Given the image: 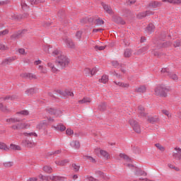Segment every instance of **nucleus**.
Here are the masks:
<instances>
[{"label": "nucleus", "mask_w": 181, "mask_h": 181, "mask_svg": "<svg viewBox=\"0 0 181 181\" xmlns=\"http://www.w3.org/2000/svg\"><path fill=\"white\" fill-rule=\"evenodd\" d=\"M156 95H160V97H166L168 95V89L162 86H158L155 89Z\"/></svg>", "instance_id": "7ed1b4c3"}, {"label": "nucleus", "mask_w": 181, "mask_h": 181, "mask_svg": "<svg viewBox=\"0 0 181 181\" xmlns=\"http://www.w3.org/2000/svg\"><path fill=\"white\" fill-rule=\"evenodd\" d=\"M156 148H158L159 149V151H160L161 152H163L165 151V147H163L162 145H160V144H156Z\"/></svg>", "instance_id": "8fccbe9b"}, {"label": "nucleus", "mask_w": 181, "mask_h": 181, "mask_svg": "<svg viewBox=\"0 0 181 181\" xmlns=\"http://www.w3.org/2000/svg\"><path fill=\"white\" fill-rule=\"evenodd\" d=\"M66 135H73L74 134V132L71 130V129H68L66 131Z\"/></svg>", "instance_id": "052dcab7"}, {"label": "nucleus", "mask_w": 181, "mask_h": 181, "mask_svg": "<svg viewBox=\"0 0 181 181\" xmlns=\"http://www.w3.org/2000/svg\"><path fill=\"white\" fill-rule=\"evenodd\" d=\"M78 104H90L91 103V98L88 97H85L81 100L78 101Z\"/></svg>", "instance_id": "f3484780"}, {"label": "nucleus", "mask_w": 181, "mask_h": 181, "mask_svg": "<svg viewBox=\"0 0 181 181\" xmlns=\"http://www.w3.org/2000/svg\"><path fill=\"white\" fill-rule=\"evenodd\" d=\"M0 150L9 152V146H6L5 143L0 142Z\"/></svg>", "instance_id": "5701e85b"}, {"label": "nucleus", "mask_w": 181, "mask_h": 181, "mask_svg": "<svg viewBox=\"0 0 181 181\" xmlns=\"http://www.w3.org/2000/svg\"><path fill=\"white\" fill-rule=\"evenodd\" d=\"M114 83L116 84V86H118L119 87H122V88H124V90L129 88V83L117 82V81H114Z\"/></svg>", "instance_id": "ddd939ff"}, {"label": "nucleus", "mask_w": 181, "mask_h": 181, "mask_svg": "<svg viewBox=\"0 0 181 181\" xmlns=\"http://www.w3.org/2000/svg\"><path fill=\"white\" fill-rule=\"evenodd\" d=\"M71 146L73 148H75V149H79L80 148V142L76 141H72L71 143Z\"/></svg>", "instance_id": "c756f323"}, {"label": "nucleus", "mask_w": 181, "mask_h": 181, "mask_svg": "<svg viewBox=\"0 0 181 181\" xmlns=\"http://www.w3.org/2000/svg\"><path fill=\"white\" fill-rule=\"evenodd\" d=\"M44 50L46 53H50L52 56H57L60 54V51L59 49H53L50 47H44Z\"/></svg>", "instance_id": "39448f33"}, {"label": "nucleus", "mask_w": 181, "mask_h": 181, "mask_svg": "<svg viewBox=\"0 0 181 181\" xmlns=\"http://www.w3.org/2000/svg\"><path fill=\"white\" fill-rule=\"evenodd\" d=\"M8 148H9V151H21L22 149L21 146L13 144H11L8 147Z\"/></svg>", "instance_id": "6ab92c4d"}, {"label": "nucleus", "mask_w": 181, "mask_h": 181, "mask_svg": "<svg viewBox=\"0 0 181 181\" xmlns=\"http://www.w3.org/2000/svg\"><path fill=\"white\" fill-rule=\"evenodd\" d=\"M153 30H155V25H153V24H149L146 28V31L148 33H152Z\"/></svg>", "instance_id": "c85d7f7f"}, {"label": "nucleus", "mask_w": 181, "mask_h": 181, "mask_svg": "<svg viewBox=\"0 0 181 181\" xmlns=\"http://www.w3.org/2000/svg\"><path fill=\"white\" fill-rule=\"evenodd\" d=\"M30 124H32V122H28L25 123H21V129H23V128H30Z\"/></svg>", "instance_id": "e433bc0d"}, {"label": "nucleus", "mask_w": 181, "mask_h": 181, "mask_svg": "<svg viewBox=\"0 0 181 181\" xmlns=\"http://www.w3.org/2000/svg\"><path fill=\"white\" fill-rule=\"evenodd\" d=\"M148 15H151V11H145V12L141 13L138 15V18L141 19L142 18H145V16H148Z\"/></svg>", "instance_id": "473e14b6"}, {"label": "nucleus", "mask_w": 181, "mask_h": 181, "mask_svg": "<svg viewBox=\"0 0 181 181\" xmlns=\"http://www.w3.org/2000/svg\"><path fill=\"white\" fill-rule=\"evenodd\" d=\"M35 93V89L33 88H29L25 90L26 95H32Z\"/></svg>", "instance_id": "79ce46f5"}, {"label": "nucleus", "mask_w": 181, "mask_h": 181, "mask_svg": "<svg viewBox=\"0 0 181 181\" xmlns=\"http://www.w3.org/2000/svg\"><path fill=\"white\" fill-rule=\"evenodd\" d=\"M38 179H40L39 181L47 180V177H45L43 175L40 174L38 175Z\"/></svg>", "instance_id": "5fc2aeb1"}, {"label": "nucleus", "mask_w": 181, "mask_h": 181, "mask_svg": "<svg viewBox=\"0 0 181 181\" xmlns=\"http://www.w3.org/2000/svg\"><path fill=\"white\" fill-rule=\"evenodd\" d=\"M97 71H98V67L93 68L92 69H90V75L94 76V74H95V73H97Z\"/></svg>", "instance_id": "de8ad7c7"}, {"label": "nucleus", "mask_w": 181, "mask_h": 181, "mask_svg": "<svg viewBox=\"0 0 181 181\" xmlns=\"http://www.w3.org/2000/svg\"><path fill=\"white\" fill-rule=\"evenodd\" d=\"M64 42L68 47L73 49L74 47V42L70 38H66Z\"/></svg>", "instance_id": "a211bd4d"}, {"label": "nucleus", "mask_w": 181, "mask_h": 181, "mask_svg": "<svg viewBox=\"0 0 181 181\" xmlns=\"http://www.w3.org/2000/svg\"><path fill=\"white\" fill-rule=\"evenodd\" d=\"M119 158L121 159H124V160H127V162H131V158H129V157H128V156H127L124 153H120Z\"/></svg>", "instance_id": "c9c22d12"}, {"label": "nucleus", "mask_w": 181, "mask_h": 181, "mask_svg": "<svg viewBox=\"0 0 181 181\" xmlns=\"http://www.w3.org/2000/svg\"><path fill=\"white\" fill-rule=\"evenodd\" d=\"M12 129H22V127L21 125V123L16 124V125H13L12 126Z\"/></svg>", "instance_id": "864d4df0"}, {"label": "nucleus", "mask_w": 181, "mask_h": 181, "mask_svg": "<svg viewBox=\"0 0 181 181\" xmlns=\"http://www.w3.org/2000/svg\"><path fill=\"white\" fill-rule=\"evenodd\" d=\"M168 168H170V169H175V170H179V168L175 167V165L170 163L168 164Z\"/></svg>", "instance_id": "69168bd1"}, {"label": "nucleus", "mask_w": 181, "mask_h": 181, "mask_svg": "<svg viewBox=\"0 0 181 181\" xmlns=\"http://www.w3.org/2000/svg\"><path fill=\"white\" fill-rule=\"evenodd\" d=\"M38 70H40V72L43 73L44 74L47 73V69H46V66H43L42 65L38 66Z\"/></svg>", "instance_id": "4c0bfd02"}, {"label": "nucleus", "mask_w": 181, "mask_h": 181, "mask_svg": "<svg viewBox=\"0 0 181 181\" xmlns=\"http://www.w3.org/2000/svg\"><path fill=\"white\" fill-rule=\"evenodd\" d=\"M147 119H148V122H151V124H153V122H158V121H159V118L156 116L155 117L149 116L147 118Z\"/></svg>", "instance_id": "b1692460"}, {"label": "nucleus", "mask_w": 181, "mask_h": 181, "mask_svg": "<svg viewBox=\"0 0 181 181\" xmlns=\"http://www.w3.org/2000/svg\"><path fill=\"white\" fill-rule=\"evenodd\" d=\"M29 115V112H28V110H23L17 113L16 117L7 119L6 121L8 124H13V122H19V121H21V118H19V117H22V115Z\"/></svg>", "instance_id": "f03ea898"}, {"label": "nucleus", "mask_w": 181, "mask_h": 181, "mask_svg": "<svg viewBox=\"0 0 181 181\" xmlns=\"http://www.w3.org/2000/svg\"><path fill=\"white\" fill-rule=\"evenodd\" d=\"M47 112L48 114H50V115H54L57 117H60L63 115V112H62V110L52 107L47 109Z\"/></svg>", "instance_id": "20e7f679"}, {"label": "nucleus", "mask_w": 181, "mask_h": 181, "mask_svg": "<svg viewBox=\"0 0 181 181\" xmlns=\"http://www.w3.org/2000/svg\"><path fill=\"white\" fill-rule=\"evenodd\" d=\"M24 135L25 136H32L34 135V136H37V134L36 133H33V132H31V133H24Z\"/></svg>", "instance_id": "4d7b16f0"}, {"label": "nucleus", "mask_w": 181, "mask_h": 181, "mask_svg": "<svg viewBox=\"0 0 181 181\" xmlns=\"http://www.w3.org/2000/svg\"><path fill=\"white\" fill-rule=\"evenodd\" d=\"M21 8L22 9H28V4H26V1H21Z\"/></svg>", "instance_id": "09e8293b"}, {"label": "nucleus", "mask_w": 181, "mask_h": 181, "mask_svg": "<svg viewBox=\"0 0 181 181\" xmlns=\"http://www.w3.org/2000/svg\"><path fill=\"white\" fill-rule=\"evenodd\" d=\"M83 159L85 160H89L90 162H93V163L95 162V158H94L90 156H84Z\"/></svg>", "instance_id": "58836bf2"}, {"label": "nucleus", "mask_w": 181, "mask_h": 181, "mask_svg": "<svg viewBox=\"0 0 181 181\" xmlns=\"http://www.w3.org/2000/svg\"><path fill=\"white\" fill-rule=\"evenodd\" d=\"M148 50V47H144L143 48L139 49L137 52H136L135 54H142V53H145Z\"/></svg>", "instance_id": "f704fd0d"}, {"label": "nucleus", "mask_w": 181, "mask_h": 181, "mask_svg": "<svg viewBox=\"0 0 181 181\" xmlns=\"http://www.w3.org/2000/svg\"><path fill=\"white\" fill-rule=\"evenodd\" d=\"M139 112L141 115V117H145L146 115V114L145 113V109L142 106H140L139 107Z\"/></svg>", "instance_id": "ea45409f"}, {"label": "nucleus", "mask_w": 181, "mask_h": 181, "mask_svg": "<svg viewBox=\"0 0 181 181\" xmlns=\"http://www.w3.org/2000/svg\"><path fill=\"white\" fill-rule=\"evenodd\" d=\"M21 77L26 78V77H33V74H22Z\"/></svg>", "instance_id": "680f3d73"}, {"label": "nucleus", "mask_w": 181, "mask_h": 181, "mask_svg": "<svg viewBox=\"0 0 181 181\" xmlns=\"http://www.w3.org/2000/svg\"><path fill=\"white\" fill-rule=\"evenodd\" d=\"M51 128L54 131H60L61 132L66 131V126L63 124H53Z\"/></svg>", "instance_id": "9d476101"}, {"label": "nucleus", "mask_w": 181, "mask_h": 181, "mask_svg": "<svg viewBox=\"0 0 181 181\" xmlns=\"http://www.w3.org/2000/svg\"><path fill=\"white\" fill-rule=\"evenodd\" d=\"M0 50H8V46L2 42H0Z\"/></svg>", "instance_id": "49530a36"}, {"label": "nucleus", "mask_w": 181, "mask_h": 181, "mask_svg": "<svg viewBox=\"0 0 181 181\" xmlns=\"http://www.w3.org/2000/svg\"><path fill=\"white\" fill-rule=\"evenodd\" d=\"M57 93L60 95H62V97H66V95H68L69 97H74V93H73V92L69 90H58Z\"/></svg>", "instance_id": "1a4fd4ad"}, {"label": "nucleus", "mask_w": 181, "mask_h": 181, "mask_svg": "<svg viewBox=\"0 0 181 181\" xmlns=\"http://www.w3.org/2000/svg\"><path fill=\"white\" fill-rule=\"evenodd\" d=\"M47 67H49V69H51L52 73H56V71H57V69L54 67V64H53V63L49 62L47 64Z\"/></svg>", "instance_id": "7c9ffc66"}, {"label": "nucleus", "mask_w": 181, "mask_h": 181, "mask_svg": "<svg viewBox=\"0 0 181 181\" xmlns=\"http://www.w3.org/2000/svg\"><path fill=\"white\" fill-rule=\"evenodd\" d=\"M8 33H9V31L8 30L0 31V35H1V36H5V35H8Z\"/></svg>", "instance_id": "e2e57ef3"}, {"label": "nucleus", "mask_w": 181, "mask_h": 181, "mask_svg": "<svg viewBox=\"0 0 181 181\" xmlns=\"http://www.w3.org/2000/svg\"><path fill=\"white\" fill-rule=\"evenodd\" d=\"M46 127H47V121L42 120L37 124L36 129L38 131H41V129H45Z\"/></svg>", "instance_id": "9b49d317"}, {"label": "nucleus", "mask_w": 181, "mask_h": 181, "mask_svg": "<svg viewBox=\"0 0 181 181\" xmlns=\"http://www.w3.org/2000/svg\"><path fill=\"white\" fill-rule=\"evenodd\" d=\"M4 168H12L13 166V162L12 161H6L3 163Z\"/></svg>", "instance_id": "2f4dec72"}, {"label": "nucleus", "mask_w": 181, "mask_h": 181, "mask_svg": "<svg viewBox=\"0 0 181 181\" xmlns=\"http://www.w3.org/2000/svg\"><path fill=\"white\" fill-rule=\"evenodd\" d=\"M124 57H131L132 56V52L130 49H126L124 53Z\"/></svg>", "instance_id": "a19ab883"}, {"label": "nucleus", "mask_w": 181, "mask_h": 181, "mask_svg": "<svg viewBox=\"0 0 181 181\" xmlns=\"http://www.w3.org/2000/svg\"><path fill=\"white\" fill-rule=\"evenodd\" d=\"M23 145L27 148H33L35 146V143L33 141L25 140L23 142Z\"/></svg>", "instance_id": "aec40b11"}, {"label": "nucleus", "mask_w": 181, "mask_h": 181, "mask_svg": "<svg viewBox=\"0 0 181 181\" xmlns=\"http://www.w3.org/2000/svg\"><path fill=\"white\" fill-rule=\"evenodd\" d=\"M106 107H107V105H105V103H101L99 105L98 108H99V110H100V111H104V110H105Z\"/></svg>", "instance_id": "3c124183"}, {"label": "nucleus", "mask_w": 181, "mask_h": 181, "mask_svg": "<svg viewBox=\"0 0 181 181\" xmlns=\"http://www.w3.org/2000/svg\"><path fill=\"white\" fill-rule=\"evenodd\" d=\"M6 4H9V0L0 1V6L6 5Z\"/></svg>", "instance_id": "0e129e2a"}, {"label": "nucleus", "mask_w": 181, "mask_h": 181, "mask_svg": "<svg viewBox=\"0 0 181 181\" xmlns=\"http://www.w3.org/2000/svg\"><path fill=\"white\" fill-rule=\"evenodd\" d=\"M146 91V87L141 86L135 88L136 93H145Z\"/></svg>", "instance_id": "393cba45"}, {"label": "nucleus", "mask_w": 181, "mask_h": 181, "mask_svg": "<svg viewBox=\"0 0 181 181\" xmlns=\"http://www.w3.org/2000/svg\"><path fill=\"white\" fill-rule=\"evenodd\" d=\"M129 124L136 134H141V126H139V124H138L136 121L132 119L129 121Z\"/></svg>", "instance_id": "423d86ee"}, {"label": "nucleus", "mask_w": 181, "mask_h": 181, "mask_svg": "<svg viewBox=\"0 0 181 181\" xmlns=\"http://www.w3.org/2000/svg\"><path fill=\"white\" fill-rule=\"evenodd\" d=\"M70 63V59L66 57L64 54H59L57 59V64L62 69L64 67H67Z\"/></svg>", "instance_id": "f257e3e1"}, {"label": "nucleus", "mask_w": 181, "mask_h": 181, "mask_svg": "<svg viewBox=\"0 0 181 181\" xmlns=\"http://www.w3.org/2000/svg\"><path fill=\"white\" fill-rule=\"evenodd\" d=\"M163 2H168V4H174L175 5H181V0H163Z\"/></svg>", "instance_id": "a878e982"}, {"label": "nucleus", "mask_w": 181, "mask_h": 181, "mask_svg": "<svg viewBox=\"0 0 181 181\" xmlns=\"http://www.w3.org/2000/svg\"><path fill=\"white\" fill-rule=\"evenodd\" d=\"M47 180L60 181V180H63V177L57 175H52L47 177Z\"/></svg>", "instance_id": "2eb2a0df"}, {"label": "nucleus", "mask_w": 181, "mask_h": 181, "mask_svg": "<svg viewBox=\"0 0 181 181\" xmlns=\"http://www.w3.org/2000/svg\"><path fill=\"white\" fill-rule=\"evenodd\" d=\"M162 6V3L159 1H152L149 4V8L152 9H156V8H160Z\"/></svg>", "instance_id": "4468645a"}, {"label": "nucleus", "mask_w": 181, "mask_h": 181, "mask_svg": "<svg viewBox=\"0 0 181 181\" xmlns=\"http://www.w3.org/2000/svg\"><path fill=\"white\" fill-rule=\"evenodd\" d=\"M43 170L44 172H46V173H52V172H53V169L52 168V167L48 165L44 166Z\"/></svg>", "instance_id": "72a5a7b5"}, {"label": "nucleus", "mask_w": 181, "mask_h": 181, "mask_svg": "<svg viewBox=\"0 0 181 181\" xmlns=\"http://www.w3.org/2000/svg\"><path fill=\"white\" fill-rule=\"evenodd\" d=\"M103 8L106 13H108L109 15H112V9L111 8V6L107 4H104Z\"/></svg>", "instance_id": "412c9836"}, {"label": "nucleus", "mask_w": 181, "mask_h": 181, "mask_svg": "<svg viewBox=\"0 0 181 181\" xmlns=\"http://www.w3.org/2000/svg\"><path fill=\"white\" fill-rule=\"evenodd\" d=\"M94 49L95 50H104V49H105V46H98V45H96L94 47Z\"/></svg>", "instance_id": "603ef678"}, {"label": "nucleus", "mask_w": 181, "mask_h": 181, "mask_svg": "<svg viewBox=\"0 0 181 181\" xmlns=\"http://www.w3.org/2000/svg\"><path fill=\"white\" fill-rule=\"evenodd\" d=\"M68 163L69 160H59L55 161L56 165L58 166H65V165H67Z\"/></svg>", "instance_id": "4be33fe9"}, {"label": "nucleus", "mask_w": 181, "mask_h": 181, "mask_svg": "<svg viewBox=\"0 0 181 181\" xmlns=\"http://www.w3.org/2000/svg\"><path fill=\"white\" fill-rule=\"evenodd\" d=\"M84 73L88 77H91V69H88V68L85 69Z\"/></svg>", "instance_id": "37998d69"}, {"label": "nucleus", "mask_w": 181, "mask_h": 181, "mask_svg": "<svg viewBox=\"0 0 181 181\" xmlns=\"http://www.w3.org/2000/svg\"><path fill=\"white\" fill-rule=\"evenodd\" d=\"M99 83L107 84V83H108V76L107 75H103L102 78L99 79Z\"/></svg>", "instance_id": "cd10ccee"}, {"label": "nucleus", "mask_w": 181, "mask_h": 181, "mask_svg": "<svg viewBox=\"0 0 181 181\" xmlns=\"http://www.w3.org/2000/svg\"><path fill=\"white\" fill-rule=\"evenodd\" d=\"M27 2L30 5H36V4H37V1H36V0H27Z\"/></svg>", "instance_id": "bf43d9fd"}, {"label": "nucleus", "mask_w": 181, "mask_h": 181, "mask_svg": "<svg viewBox=\"0 0 181 181\" xmlns=\"http://www.w3.org/2000/svg\"><path fill=\"white\" fill-rule=\"evenodd\" d=\"M16 58H13V57H10L7 59H4L3 62H2V64L3 66H6V64H11V62L15 60Z\"/></svg>", "instance_id": "bb28decb"}, {"label": "nucleus", "mask_w": 181, "mask_h": 181, "mask_svg": "<svg viewBox=\"0 0 181 181\" xmlns=\"http://www.w3.org/2000/svg\"><path fill=\"white\" fill-rule=\"evenodd\" d=\"M145 172L142 171L141 168H135V171L134 172L133 176L134 177H138V176L144 175Z\"/></svg>", "instance_id": "dca6fc26"}, {"label": "nucleus", "mask_w": 181, "mask_h": 181, "mask_svg": "<svg viewBox=\"0 0 181 181\" xmlns=\"http://www.w3.org/2000/svg\"><path fill=\"white\" fill-rule=\"evenodd\" d=\"M18 53L19 54H23V55H26V52L25 51V49L23 48H20L18 49Z\"/></svg>", "instance_id": "6e6d98bb"}, {"label": "nucleus", "mask_w": 181, "mask_h": 181, "mask_svg": "<svg viewBox=\"0 0 181 181\" xmlns=\"http://www.w3.org/2000/svg\"><path fill=\"white\" fill-rule=\"evenodd\" d=\"M88 179L89 181H98V179L94 178V177H88Z\"/></svg>", "instance_id": "774afa93"}, {"label": "nucleus", "mask_w": 181, "mask_h": 181, "mask_svg": "<svg viewBox=\"0 0 181 181\" xmlns=\"http://www.w3.org/2000/svg\"><path fill=\"white\" fill-rule=\"evenodd\" d=\"M112 64L113 67H119V63H118V61H112Z\"/></svg>", "instance_id": "13d9d810"}, {"label": "nucleus", "mask_w": 181, "mask_h": 181, "mask_svg": "<svg viewBox=\"0 0 181 181\" xmlns=\"http://www.w3.org/2000/svg\"><path fill=\"white\" fill-rule=\"evenodd\" d=\"M95 23L98 26H101V25H104V21L100 18L96 20Z\"/></svg>", "instance_id": "a18cd8bd"}, {"label": "nucleus", "mask_w": 181, "mask_h": 181, "mask_svg": "<svg viewBox=\"0 0 181 181\" xmlns=\"http://www.w3.org/2000/svg\"><path fill=\"white\" fill-rule=\"evenodd\" d=\"M9 100H13V97L6 96L5 98H1L0 99V110L1 111H6V107L4 106V105L2 104V103H1V101H8Z\"/></svg>", "instance_id": "0eeeda50"}, {"label": "nucleus", "mask_w": 181, "mask_h": 181, "mask_svg": "<svg viewBox=\"0 0 181 181\" xmlns=\"http://www.w3.org/2000/svg\"><path fill=\"white\" fill-rule=\"evenodd\" d=\"M27 181H37V177H29Z\"/></svg>", "instance_id": "338daca9"}, {"label": "nucleus", "mask_w": 181, "mask_h": 181, "mask_svg": "<svg viewBox=\"0 0 181 181\" xmlns=\"http://www.w3.org/2000/svg\"><path fill=\"white\" fill-rule=\"evenodd\" d=\"M72 168H73V170H74V172H78V170H80V165L76 164H73Z\"/></svg>", "instance_id": "c03bdc74"}, {"label": "nucleus", "mask_w": 181, "mask_h": 181, "mask_svg": "<svg viewBox=\"0 0 181 181\" xmlns=\"http://www.w3.org/2000/svg\"><path fill=\"white\" fill-rule=\"evenodd\" d=\"M175 151L173 152V156L175 158V159H181V148L176 147L174 150Z\"/></svg>", "instance_id": "f8f14e48"}, {"label": "nucleus", "mask_w": 181, "mask_h": 181, "mask_svg": "<svg viewBox=\"0 0 181 181\" xmlns=\"http://www.w3.org/2000/svg\"><path fill=\"white\" fill-rule=\"evenodd\" d=\"M98 151L101 156H103L104 159H105L106 160H108V159H111V156H110V153H108V152L105 150H101L100 148L95 149V152H98Z\"/></svg>", "instance_id": "6e6552de"}]
</instances>
